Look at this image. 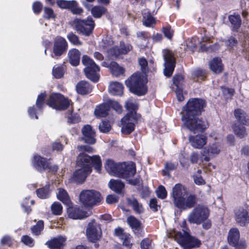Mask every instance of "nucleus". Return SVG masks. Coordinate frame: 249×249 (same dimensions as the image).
Wrapping results in <instances>:
<instances>
[{"instance_id": "41", "label": "nucleus", "mask_w": 249, "mask_h": 249, "mask_svg": "<svg viewBox=\"0 0 249 249\" xmlns=\"http://www.w3.org/2000/svg\"><path fill=\"white\" fill-rule=\"evenodd\" d=\"M225 46L229 51H233L235 47H236L238 41V40L233 36H230L228 37L227 39L224 41Z\"/></svg>"}, {"instance_id": "25", "label": "nucleus", "mask_w": 249, "mask_h": 249, "mask_svg": "<svg viewBox=\"0 0 249 249\" xmlns=\"http://www.w3.org/2000/svg\"><path fill=\"white\" fill-rule=\"evenodd\" d=\"M88 11H90L91 17L95 18H100L103 16L108 14L107 9L103 5H96L93 6L92 5L89 8L86 9Z\"/></svg>"}, {"instance_id": "53", "label": "nucleus", "mask_w": 249, "mask_h": 249, "mask_svg": "<svg viewBox=\"0 0 249 249\" xmlns=\"http://www.w3.org/2000/svg\"><path fill=\"white\" fill-rule=\"evenodd\" d=\"M100 131L102 133H106L108 132L111 129L110 122L108 120H103L99 125Z\"/></svg>"}, {"instance_id": "23", "label": "nucleus", "mask_w": 249, "mask_h": 249, "mask_svg": "<svg viewBox=\"0 0 249 249\" xmlns=\"http://www.w3.org/2000/svg\"><path fill=\"white\" fill-rule=\"evenodd\" d=\"M126 222L135 235L142 236V235H141L139 232L142 229V223L140 220L134 215H129L127 218Z\"/></svg>"}, {"instance_id": "21", "label": "nucleus", "mask_w": 249, "mask_h": 249, "mask_svg": "<svg viewBox=\"0 0 249 249\" xmlns=\"http://www.w3.org/2000/svg\"><path fill=\"white\" fill-rule=\"evenodd\" d=\"M67 213L69 217L73 219H82L88 217L87 212L83 211L76 205L69 207L67 210Z\"/></svg>"}, {"instance_id": "40", "label": "nucleus", "mask_w": 249, "mask_h": 249, "mask_svg": "<svg viewBox=\"0 0 249 249\" xmlns=\"http://www.w3.org/2000/svg\"><path fill=\"white\" fill-rule=\"evenodd\" d=\"M129 121H130L125 120H124L123 121L122 119L121 120V122L123 125L122 128V132L123 133L126 135H129L131 134L135 130V123L133 122H130Z\"/></svg>"}, {"instance_id": "56", "label": "nucleus", "mask_w": 249, "mask_h": 249, "mask_svg": "<svg viewBox=\"0 0 249 249\" xmlns=\"http://www.w3.org/2000/svg\"><path fill=\"white\" fill-rule=\"evenodd\" d=\"M178 165V163L166 162L165 164V170H163V175L169 174V172L176 170Z\"/></svg>"}, {"instance_id": "37", "label": "nucleus", "mask_w": 249, "mask_h": 249, "mask_svg": "<svg viewBox=\"0 0 249 249\" xmlns=\"http://www.w3.org/2000/svg\"><path fill=\"white\" fill-rule=\"evenodd\" d=\"M109 68L112 74L116 77L123 75L125 72L124 68L119 66L116 61H111Z\"/></svg>"}, {"instance_id": "4", "label": "nucleus", "mask_w": 249, "mask_h": 249, "mask_svg": "<svg viewBox=\"0 0 249 249\" xmlns=\"http://www.w3.org/2000/svg\"><path fill=\"white\" fill-rule=\"evenodd\" d=\"M147 76L137 71L125 80V84L132 93L138 96L144 95L148 91Z\"/></svg>"}, {"instance_id": "43", "label": "nucleus", "mask_w": 249, "mask_h": 249, "mask_svg": "<svg viewBox=\"0 0 249 249\" xmlns=\"http://www.w3.org/2000/svg\"><path fill=\"white\" fill-rule=\"evenodd\" d=\"M192 76L194 79L205 81L207 77V73L205 70L197 69L193 71Z\"/></svg>"}, {"instance_id": "58", "label": "nucleus", "mask_w": 249, "mask_h": 249, "mask_svg": "<svg viewBox=\"0 0 249 249\" xmlns=\"http://www.w3.org/2000/svg\"><path fill=\"white\" fill-rule=\"evenodd\" d=\"M21 242L29 247H33L34 246V240L31 237L27 235L22 236Z\"/></svg>"}, {"instance_id": "63", "label": "nucleus", "mask_w": 249, "mask_h": 249, "mask_svg": "<svg viewBox=\"0 0 249 249\" xmlns=\"http://www.w3.org/2000/svg\"><path fill=\"white\" fill-rule=\"evenodd\" d=\"M141 249H149L151 245V240L148 238L142 239L140 244Z\"/></svg>"}, {"instance_id": "42", "label": "nucleus", "mask_w": 249, "mask_h": 249, "mask_svg": "<svg viewBox=\"0 0 249 249\" xmlns=\"http://www.w3.org/2000/svg\"><path fill=\"white\" fill-rule=\"evenodd\" d=\"M47 94L46 92L39 94L37 98L36 105L38 111H42L45 104Z\"/></svg>"}, {"instance_id": "15", "label": "nucleus", "mask_w": 249, "mask_h": 249, "mask_svg": "<svg viewBox=\"0 0 249 249\" xmlns=\"http://www.w3.org/2000/svg\"><path fill=\"white\" fill-rule=\"evenodd\" d=\"M57 6L62 9H69L73 14L81 15L83 13L82 8L78 6V2L74 0H57Z\"/></svg>"}, {"instance_id": "19", "label": "nucleus", "mask_w": 249, "mask_h": 249, "mask_svg": "<svg viewBox=\"0 0 249 249\" xmlns=\"http://www.w3.org/2000/svg\"><path fill=\"white\" fill-rule=\"evenodd\" d=\"M82 136L81 140L89 144H93L96 142L95 132L89 124L83 126L81 130Z\"/></svg>"}, {"instance_id": "16", "label": "nucleus", "mask_w": 249, "mask_h": 249, "mask_svg": "<svg viewBox=\"0 0 249 249\" xmlns=\"http://www.w3.org/2000/svg\"><path fill=\"white\" fill-rule=\"evenodd\" d=\"M234 219L236 224L241 227L249 224V210L240 207L234 211Z\"/></svg>"}, {"instance_id": "60", "label": "nucleus", "mask_w": 249, "mask_h": 249, "mask_svg": "<svg viewBox=\"0 0 249 249\" xmlns=\"http://www.w3.org/2000/svg\"><path fill=\"white\" fill-rule=\"evenodd\" d=\"M43 9V5L40 1H36L33 3L32 9L34 13L36 15L39 14Z\"/></svg>"}, {"instance_id": "22", "label": "nucleus", "mask_w": 249, "mask_h": 249, "mask_svg": "<svg viewBox=\"0 0 249 249\" xmlns=\"http://www.w3.org/2000/svg\"><path fill=\"white\" fill-rule=\"evenodd\" d=\"M66 238L65 237L59 235L48 240L46 242L45 245L50 249H64L66 245Z\"/></svg>"}, {"instance_id": "46", "label": "nucleus", "mask_w": 249, "mask_h": 249, "mask_svg": "<svg viewBox=\"0 0 249 249\" xmlns=\"http://www.w3.org/2000/svg\"><path fill=\"white\" fill-rule=\"evenodd\" d=\"M173 81L176 88H183L184 77L181 74H176L173 77Z\"/></svg>"}, {"instance_id": "18", "label": "nucleus", "mask_w": 249, "mask_h": 249, "mask_svg": "<svg viewBox=\"0 0 249 249\" xmlns=\"http://www.w3.org/2000/svg\"><path fill=\"white\" fill-rule=\"evenodd\" d=\"M50 160V159L35 154L32 160V166L37 171L41 173L48 168V162Z\"/></svg>"}, {"instance_id": "51", "label": "nucleus", "mask_w": 249, "mask_h": 249, "mask_svg": "<svg viewBox=\"0 0 249 249\" xmlns=\"http://www.w3.org/2000/svg\"><path fill=\"white\" fill-rule=\"evenodd\" d=\"M119 45L120 46L119 47L120 48L122 55L127 54L133 49V47L130 44H125L124 41H121Z\"/></svg>"}, {"instance_id": "48", "label": "nucleus", "mask_w": 249, "mask_h": 249, "mask_svg": "<svg viewBox=\"0 0 249 249\" xmlns=\"http://www.w3.org/2000/svg\"><path fill=\"white\" fill-rule=\"evenodd\" d=\"M132 236L128 233L124 234L120 240L122 241V245L127 249H131L133 246V243L131 242Z\"/></svg>"}, {"instance_id": "5", "label": "nucleus", "mask_w": 249, "mask_h": 249, "mask_svg": "<svg viewBox=\"0 0 249 249\" xmlns=\"http://www.w3.org/2000/svg\"><path fill=\"white\" fill-rule=\"evenodd\" d=\"M76 166L81 168L92 172V167L100 173L102 167V160L99 155L90 156L85 153H80L77 157Z\"/></svg>"}, {"instance_id": "33", "label": "nucleus", "mask_w": 249, "mask_h": 249, "mask_svg": "<svg viewBox=\"0 0 249 249\" xmlns=\"http://www.w3.org/2000/svg\"><path fill=\"white\" fill-rule=\"evenodd\" d=\"M229 20L231 24L232 30L237 32L242 24V20L240 15L234 13L229 16Z\"/></svg>"}, {"instance_id": "9", "label": "nucleus", "mask_w": 249, "mask_h": 249, "mask_svg": "<svg viewBox=\"0 0 249 249\" xmlns=\"http://www.w3.org/2000/svg\"><path fill=\"white\" fill-rule=\"evenodd\" d=\"M73 23L77 33L85 36H89L92 34L96 25L95 21L91 16H89L84 19L76 18L73 20Z\"/></svg>"}, {"instance_id": "3", "label": "nucleus", "mask_w": 249, "mask_h": 249, "mask_svg": "<svg viewBox=\"0 0 249 249\" xmlns=\"http://www.w3.org/2000/svg\"><path fill=\"white\" fill-rule=\"evenodd\" d=\"M105 168L108 173L125 180L132 178L136 173V165L133 161L116 163L113 160L108 159Z\"/></svg>"}, {"instance_id": "2", "label": "nucleus", "mask_w": 249, "mask_h": 249, "mask_svg": "<svg viewBox=\"0 0 249 249\" xmlns=\"http://www.w3.org/2000/svg\"><path fill=\"white\" fill-rule=\"evenodd\" d=\"M207 106L206 101L200 98H190L182 107L181 120L183 125L194 133H203L209 127L208 121L201 117Z\"/></svg>"}, {"instance_id": "49", "label": "nucleus", "mask_w": 249, "mask_h": 249, "mask_svg": "<svg viewBox=\"0 0 249 249\" xmlns=\"http://www.w3.org/2000/svg\"><path fill=\"white\" fill-rule=\"evenodd\" d=\"M107 103L109 109L112 108L117 113H122L123 111V107L118 102L112 100H108Z\"/></svg>"}, {"instance_id": "39", "label": "nucleus", "mask_w": 249, "mask_h": 249, "mask_svg": "<svg viewBox=\"0 0 249 249\" xmlns=\"http://www.w3.org/2000/svg\"><path fill=\"white\" fill-rule=\"evenodd\" d=\"M109 187L115 193L121 194L124 187V184L121 180L111 179L109 182Z\"/></svg>"}, {"instance_id": "44", "label": "nucleus", "mask_w": 249, "mask_h": 249, "mask_svg": "<svg viewBox=\"0 0 249 249\" xmlns=\"http://www.w3.org/2000/svg\"><path fill=\"white\" fill-rule=\"evenodd\" d=\"M34 200H31L30 197H26L23 200L21 203V207L24 210V212L27 214H29L32 211L31 206L34 205Z\"/></svg>"}, {"instance_id": "52", "label": "nucleus", "mask_w": 249, "mask_h": 249, "mask_svg": "<svg viewBox=\"0 0 249 249\" xmlns=\"http://www.w3.org/2000/svg\"><path fill=\"white\" fill-rule=\"evenodd\" d=\"M43 17L46 19H54L56 17V14L54 13L53 9L49 7H45L44 8Z\"/></svg>"}, {"instance_id": "27", "label": "nucleus", "mask_w": 249, "mask_h": 249, "mask_svg": "<svg viewBox=\"0 0 249 249\" xmlns=\"http://www.w3.org/2000/svg\"><path fill=\"white\" fill-rule=\"evenodd\" d=\"M91 173L89 171L81 168L76 169L73 173V180L77 184H82L85 182L87 177Z\"/></svg>"}, {"instance_id": "30", "label": "nucleus", "mask_w": 249, "mask_h": 249, "mask_svg": "<svg viewBox=\"0 0 249 249\" xmlns=\"http://www.w3.org/2000/svg\"><path fill=\"white\" fill-rule=\"evenodd\" d=\"M210 69L215 74L221 73L224 70V65L220 58H213L209 63Z\"/></svg>"}, {"instance_id": "36", "label": "nucleus", "mask_w": 249, "mask_h": 249, "mask_svg": "<svg viewBox=\"0 0 249 249\" xmlns=\"http://www.w3.org/2000/svg\"><path fill=\"white\" fill-rule=\"evenodd\" d=\"M57 198L63 204L69 206L71 204V200L67 191L62 188L58 189Z\"/></svg>"}, {"instance_id": "1", "label": "nucleus", "mask_w": 249, "mask_h": 249, "mask_svg": "<svg viewBox=\"0 0 249 249\" xmlns=\"http://www.w3.org/2000/svg\"><path fill=\"white\" fill-rule=\"evenodd\" d=\"M186 193V189L181 184L178 183L174 186L171 194L174 206L182 211L194 208L188 215V222L197 225L201 224L204 230L210 229L212 226V221L209 218L210 209L207 206L202 204L196 206L197 202L196 195L190 194L185 197Z\"/></svg>"}, {"instance_id": "38", "label": "nucleus", "mask_w": 249, "mask_h": 249, "mask_svg": "<svg viewBox=\"0 0 249 249\" xmlns=\"http://www.w3.org/2000/svg\"><path fill=\"white\" fill-rule=\"evenodd\" d=\"M109 89L111 94L121 96L123 93L124 87L122 84L118 82H114L110 84Z\"/></svg>"}, {"instance_id": "57", "label": "nucleus", "mask_w": 249, "mask_h": 249, "mask_svg": "<svg viewBox=\"0 0 249 249\" xmlns=\"http://www.w3.org/2000/svg\"><path fill=\"white\" fill-rule=\"evenodd\" d=\"M162 32L165 37L170 40L172 39L174 35V31L172 29L170 25H168L163 27L162 28Z\"/></svg>"}, {"instance_id": "12", "label": "nucleus", "mask_w": 249, "mask_h": 249, "mask_svg": "<svg viewBox=\"0 0 249 249\" xmlns=\"http://www.w3.org/2000/svg\"><path fill=\"white\" fill-rule=\"evenodd\" d=\"M68 50V43L66 39L61 36H57L53 41L52 57L58 58L65 54Z\"/></svg>"}, {"instance_id": "34", "label": "nucleus", "mask_w": 249, "mask_h": 249, "mask_svg": "<svg viewBox=\"0 0 249 249\" xmlns=\"http://www.w3.org/2000/svg\"><path fill=\"white\" fill-rule=\"evenodd\" d=\"M126 200L128 205L132 207L133 211L137 214H141L144 212L142 204L139 203L136 198H127Z\"/></svg>"}, {"instance_id": "61", "label": "nucleus", "mask_w": 249, "mask_h": 249, "mask_svg": "<svg viewBox=\"0 0 249 249\" xmlns=\"http://www.w3.org/2000/svg\"><path fill=\"white\" fill-rule=\"evenodd\" d=\"M108 53L110 55L116 57L122 55L120 48L118 46L112 47L108 50Z\"/></svg>"}, {"instance_id": "47", "label": "nucleus", "mask_w": 249, "mask_h": 249, "mask_svg": "<svg viewBox=\"0 0 249 249\" xmlns=\"http://www.w3.org/2000/svg\"><path fill=\"white\" fill-rule=\"evenodd\" d=\"M44 229V221L42 220L37 221L36 224L31 228V231L36 235H39Z\"/></svg>"}, {"instance_id": "6", "label": "nucleus", "mask_w": 249, "mask_h": 249, "mask_svg": "<svg viewBox=\"0 0 249 249\" xmlns=\"http://www.w3.org/2000/svg\"><path fill=\"white\" fill-rule=\"evenodd\" d=\"M233 113L236 123L232 124V129L237 137L242 139L247 135L244 126L249 125V116L246 111L241 108L235 109Z\"/></svg>"}, {"instance_id": "13", "label": "nucleus", "mask_w": 249, "mask_h": 249, "mask_svg": "<svg viewBox=\"0 0 249 249\" xmlns=\"http://www.w3.org/2000/svg\"><path fill=\"white\" fill-rule=\"evenodd\" d=\"M86 235L88 240L92 243H95L101 238L102 231L100 225L97 223L95 219L89 223Z\"/></svg>"}, {"instance_id": "20", "label": "nucleus", "mask_w": 249, "mask_h": 249, "mask_svg": "<svg viewBox=\"0 0 249 249\" xmlns=\"http://www.w3.org/2000/svg\"><path fill=\"white\" fill-rule=\"evenodd\" d=\"M220 151V145L218 143L214 142L212 144H209L208 146L204 148L201 153L202 157H204L202 160L209 161L210 160V155H217Z\"/></svg>"}, {"instance_id": "35", "label": "nucleus", "mask_w": 249, "mask_h": 249, "mask_svg": "<svg viewBox=\"0 0 249 249\" xmlns=\"http://www.w3.org/2000/svg\"><path fill=\"white\" fill-rule=\"evenodd\" d=\"M50 184L49 182L44 186L36 191L37 196L40 199H46L49 197L51 190L50 189Z\"/></svg>"}, {"instance_id": "17", "label": "nucleus", "mask_w": 249, "mask_h": 249, "mask_svg": "<svg viewBox=\"0 0 249 249\" xmlns=\"http://www.w3.org/2000/svg\"><path fill=\"white\" fill-rule=\"evenodd\" d=\"M124 107L128 111L125 116L122 118L123 121L124 120L127 121H134L137 123L138 120L141 117V115L137 113L138 109V106L137 104L132 102L131 101L125 102Z\"/></svg>"}, {"instance_id": "32", "label": "nucleus", "mask_w": 249, "mask_h": 249, "mask_svg": "<svg viewBox=\"0 0 249 249\" xmlns=\"http://www.w3.org/2000/svg\"><path fill=\"white\" fill-rule=\"evenodd\" d=\"M240 232L238 228H232L229 231L227 240L230 245L232 246L239 241Z\"/></svg>"}, {"instance_id": "54", "label": "nucleus", "mask_w": 249, "mask_h": 249, "mask_svg": "<svg viewBox=\"0 0 249 249\" xmlns=\"http://www.w3.org/2000/svg\"><path fill=\"white\" fill-rule=\"evenodd\" d=\"M67 37L69 41L74 45L82 44V42L79 40V37L72 32L69 33Z\"/></svg>"}, {"instance_id": "31", "label": "nucleus", "mask_w": 249, "mask_h": 249, "mask_svg": "<svg viewBox=\"0 0 249 249\" xmlns=\"http://www.w3.org/2000/svg\"><path fill=\"white\" fill-rule=\"evenodd\" d=\"M143 18V24L148 27H153L156 24V20L151 15V13L149 10H144L142 12Z\"/></svg>"}, {"instance_id": "64", "label": "nucleus", "mask_w": 249, "mask_h": 249, "mask_svg": "<svg viewBox=\"0 0 249 249\" xmlns=\"http://www.w3.org/2000/svg\"><path fill=\"white\" fill-rule=\"evenodd\" d=\"M231 246L234 247L235 249H246L247 244L245 240H242L240 241H237Z\"/></svg>"}, {"instance_id": "55", "label": "nucleus", "mask_w": 249, "mask_h": 249, "mask_svg": "<svg viewBox=\"0 0 249 249\" xmlns=\"http://www.w3.org/2000/svg\"><path fill=\"white\" fill-rule=\"evenodd\" d=\"M51 210L53 214L58 215L62 213L63 208L59 202H55L51 206Z\"/></svg>"}, {"instance_id": "7", "label": "nucleus", "mask_w": 249, "mask_h": 249, "mask_svg": "<svg viewBox=\"0 0 249 249\" xmlns=\"http://www.w3.org/2000/svg\"><path fill=\"white\" fill-rule=\"evenodd\" d=\"M103 197L101 193L95 190H83L79 194V200L87 208H91L101 204Z\"/></svg>"}, {"instance_id": "50", "label": "nucleus", "mask_w": 249, "mask_h": 249, "mask_svg": "<svg viewBox=\"0 0 249 249\" xmlns=\"http://www.w3.org/2000/svg\"><path fill=\"white\" fill-rule=\"evenodd\" d=\"M139 64L141 66V70L143 75L147 76V73L149 72V69L148 67V62L146 58L142 57L139 59Z\"/></svg>"}, {"instance_id": "62", "label": "nucleus", "mask_w": 249, "mask_h": 249, "mask_svg": "<svg viewBox=\"0 0 249 249\" xmlns=\"http://www.w3.org/2000/svg\"><path fill=\"white\" fill-rule=\"evenodd\" d=\"M81 122V118L80 116L75 113L71 114L70 116L68 118V123L70 124H76Z\"/></svg>"}, {"instance_id": "8", "label": "nucleus", "mask_w": 249, "mask_h": 249, "mask_svg": "<svg viewBox=\"0 0 249 249\" xmlns=\"http://www.w3.org/2000/svg\"><path fill=\"white\" fill-rule=\"evenodd\" d=\"M82 63L85 66L84 72L86 77L93 83L98 82L100 77L99 66L87 55L82 56Z\"/></svg>"}, {"instance_id": "26", "label": "nucleus", "mask_w": 249, "mask_h": 249, "mask_svg": "<svg viewBox=\"0 0 249 249\" xmlns=\"http://www.w3.org/2000/svg\"><path fill=\"white\" fill-rule=\"evenodd\" d=\"M93 86L88 82L81 80L76 85V90L80 95H85L89 94L92 90Z\"/></svg>"}, {"instance_id": "10", "label": "nucleus", "mask_w": 249, "mask_h": 249, "mask_svg": "<svg viewBox=\"0 0 249 249\" xmlns=\"http://www.w3.org/2000/svg\"><path fill=\"white\" fill-rule=\"evenodd\" d=\"M175 239L183 249L198 248L202 244L200 239L191 235L189 232L185 234H182L180 231L176 232Z\"/></svg>"}, {"instance_id": "28", "label": "nucleus", "mask_w": 249, "mask_h": 249, "mask_svg": "<svg viewBox=\"0 0 249 249\" xmlns=\"http://www.w3.org/2000/svg\"><path fill=\"white\" fill-rule=\"evenodd\" d=\"M109 108L107 101L96 106L94 114L97 118L106 117L109 114Z\"/></svg>"}, {"instance_id": "29", "label": "nucleus", "mask_w": 249, "mask_h": 249, "mask_svg": "<svg viewBox=\"0 0 249 249\" xmlns=\"http://www.w3.org/2000/svg\"><path fill=\"white\" fill-rule=\"evenodd\" d=\"M81 53L80 51L75 48H73L69 51L68 57L69 62L72 66H77L80 63Z\"/></svg>"}, {"instance_id": "11", "label": "nucleus", "mask_w": 249, "mask_h": 249, "mask_svg": "<svg viewBox=\"0 0 249 249\" xmlns=\"http://www.w3.org/2000/svg\"><path fill=\"white\" fill-rule=\"evenodd\" d=\"M71 102V100L60 93H53L49 96L46 105L57 110H65L69 107Z\"/></svg>"}, {"instance_id": "59", "label": "nucleus", "mask_w": 249, "mask_h": 249, "mask_svg": "<svg viewBox=\"0 0 249 249\" xmlns=\"http://www.w3.org/2000/svg\"><path fill=\"white\" fill-rule=\"evenodd\" d=\"M158 197L162 199H165L167 196V192L165 188L162 185H160L156 191Z\"/></svg>"}, {"instance_id": "45", "label": "nucleus", "mask_w": 249, "mask_h": 249, "mask_svg": "<svg viewBox=\"0 0 249 249\" xmlns=\"http://www.w3.org/2000/svg\"><path fill=\"white\" fill-rule=\"evenodd\" d=\"M64 68L61 65H55L53 68V75L56 79L62 78L64 76Z\"/></svg>"}, {"instance_id": "14", "label": "nucleus", "mask_w": 249, "mask_h": 249, "mask_svg": "<svg viewBox=\"0 0 249 249\" xmlns=\"http://www.w3.org/2000/svg\"><path fill=\"white\" fill-rule=\"evenodd\" d=\"M163 58L165 61L164 74L167 77H171L176 67V58L172 52L168 49L163 52Z\"/></svg>"}, {"instance_id": "24", "label": "nucleus", "mask_w": 249, "mask_h": 249, "mask_svg": "<svg viewBox=\"0 0 249 249\" xmlns=\"http://www.w3.org/2000/svg\"><path fill=\"white\" fill-rule=\"evenodd\" d=\"M189 141L193 147L201 149L206 144L207 137L202 134H198L196 136L190 135L189 137Z\"/></svg>"}]
</instances>
